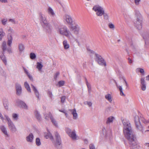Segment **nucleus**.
<instances>
[{"mask_svg":"<svg viewBox=\"0 0 149 149\" xmlns=\"http://www.w3.org/2000/svg\"><path fill=\"white\" fill-rule=\"evenodd\" d=\"M39 15V19L42 26L49 23L47 22L46 18L43 15L40 13Z\"/></svg>","mask_w":149,"mask_h":149,"instance_id":"obj_10","label":"nucleus"},{"mask_svg":"<svg viewBox=\"0 0 149 149\" xmlns=\"http://www.w3.org/2000/svg\"><path fill=\"white\" fill-rule=\"evenodd\" d=\"M140 119L145 124L148 123V120H146L143 116H141L140 117L137 116H135L134 121L136 128L140 131L143 132V128L141 124Z\"/></svg>","mask_w":149,"mask_h":149,"instance_id":"obj_3","label":"nucleus"},{"mask_svg":"<svg viewBox=\"0 0 149 149\" xmlns=\"http://www.w3.org/2000/svg\"><path fill=\"white\" fill-rule=\"evenodd\" d=\"M45 137L47 139L49 138L51 140L53 139V136L49 132L45 134Z\"/></svg>","mask_w":149,"mask_h":149,"instance_id":"obj_30","label":"nucleus"},{"mask_svg":"<svg viewBox=\"0 0 149 149\" xmlns=\"http://www.w3.org/2000/svg\"><path fill=\"white\" fill-rule=\"evenodd\" d=\"M136 72H140L143 75L144 74V70L141 68H138L136 69Z\"/></svg>","mask_w":149,"mask_h":149,"instance_id":"obj_37","label":"nucleus"},{"mask_svg":"<svg viewBox=\"0 0 149 149\" xmlns=\"http://www.w3.org/2000/svg\"><path fill=\"white\" fill-rule=\"evenodd\" d=\"M45 30L47 33L50 34L52 30V28L49 23L42 26Z\"/></svg>","mask_w":149,"mask_h":149,"instance_id":"obj_13","label":"nucleus"},{"mask_svg":"<svg viewBox=\"0 0 149 149\" xmlns=\"http://www.w3.org/2000/svg\"><path fill=\"white\" fill-rule=\"evenodd\" d=\"M6 51H7L9 53H11L12 52L11 49L10 47L7 48Z\"/></svg>","mask_w":149,"mask_h":149,"instance_id":"obj_52","label":"nucleus"},{"mask_svg":"<svg viewBox=\"0 0 149 149\" xmlns=\"http://www.w3.org/2000/svg\"><path fill=\"white\" fill-rule=\"evenodd\" d=\"M64 19L66 22L67 23L70 25H73L72 19L70 15H66L64 17Z\"/></svg>","mask_w":149,"mask_h":149,"instance_id":"obj_12","label":"nucleus"},{"mask_svg":"<svg viewBox=\"0 0 149 149\" xmlns=\"http://www.w3.org/2000/svg\"><path fill=\"white\" fill-rule=\"evenodd\" d=\"M16 103L18 106L24 109H27V106L24 102L20 100H18L16 101Z\"/></svg>","mask_w":149,"mask_h":149,"instance_id":"obj_14","label":"nucleus"},{"mask_svg":"<svg viewBox=\"0 0 149 149\" xmlns=\"http://www.w3.org/2000/svg\"><path fill=\"white\" fill-rule=\"evenodd\" d=\"M34 114L37 119L39 121L41 120V117L39 113L37 111H36L34 112Z\"/></svg>","mask_w":149,"mask_h":149,"instance_id":"obj_24","label":"nucleus"},{"mask_svg":"<svg viewBox=\"0 0 149 149\" xmlns=\"http://www.w3.org/2000/svg\"><path fill=\"white\" fill-rule=\"evenodd\" d=\"M146 80H148L149 81V75L146 76Z\"/></svg>","mask_w":149,"mask_h":149,"instance_id":"obj_62","label":"nucleus"},{"mask_svg":"<svg viewBox=\"0 0 149 149\" xmlns=\"http://www.w3.org/2000/svg\"><path fill=\"white\" fill-rule=\"evenodd\" d=\"M90 149H95L94 145L93 144H91L89 146Z\"/></svg>","mask_w":149,"mask_h":149,"instance_id":"obj_49","label":"nucleus"},{"mask_svg":"<svg viewBox=\"0 0 149 149\" xmlns=\"http://www.w3.org/2000/svg\"><path fill=\"white\" fill-rule=\"evenodd\" d=\"M73 116V119H76L78 117V115L77 113L76 110L75 109H74L71 110Z\"/></svg>","mask_w":149,"mask_h":149,"instance_id":"obj_23","label":"nucleus"},{"mask_svg":"<svg viewBox=\"0 0 149 149\" xmlns=\"http://www.w3.org/2000/svg\"><path fill=\"white\" fill-rule=\"evenodd\" d=\"M34 138V136L33 134L30 133L26 137V141L29 142H33Z\"/></svg>","mask_w":149,"mask_h":149,"instance_id":"obj_17","label":"nucleus"},{"mask_svg":"<svg viewBox=\"0 0 149 149\" xmlns=\"http://www.w3.org/2000/svg\"><path fill=\"white\" fill-rule=\"evenodd\" d=\"M47 12L52 17H54L55 16V14L53 10L51 7H49L48 8Z\"/></svg>","mask_w":149,"mask_h":149,"instance_id":"obj_20","label":"nucleus"},{"mask_svg":"<svg viewBox=\"0 0 149 149\" xmlns=\"http://www.w3.org/2000/svg\"><path fill=\"white\" fill-rule=\"evenodd\" d=\"M5 35V33L3 31L2 29H0V40H1L3 37Z\"/></svg>","mask_w":149,"mask_h":149,"instance_id":"obj_33","label":"nucleus"},{"mask_svg":"<svg viewBox=\"0 0 149 149\" xmlns=\"http://www.w3.org/2000/svg\"><path fill=\"white\" fill-rule=\"evenodd\" d=\"M115 82L117 87L119 89L120 95L122 96H125V95L123 92V91L122 86H118L117 83L116 81H115Z\"/></svg>","mask_w":149,"mask_h":149,"instance_id":"obj_19","label":"nucleus"},{"mask_svg":"<svg viewBox=\"0 0 149 149\" xmlns=\"http://www.w3.org/2000/svg\"><path fill=\"white\" fill-rule=\"evenodd\" d=\"M36 56L35 54L33 53H31L30 54V58L32 59H34L36 58Z\"/></svg>","mask_w":149,"mask_h":149,"instance_id":"obj_41","label":"nucleus"},{"mask_svg":"<svg viewBox=\"0 0 149 149\" xmlns=\"http://www.w3.org/2000/svg\"><path fill=\"white\" fill-rule=\"evenodd\" d=\"M105 98L110 102L111 103L112 101V99L111 95L110 94L106 95L105 96Z\"/></svg>","mask_w":149,"mask_h":149,"instance_id":"obj_28","label":"nucleus"},{"mask_svg":"<svg viewBox=\"0 0 149 149\" xmlns=\"http://www.w3.org/2000/svg\"><path fill=\"white\" fill-rule=\"evenodd\" d=\"M136 20L134 22V25L137 29L140 30L142 28V16L139 12L136 13Z\"/></svg>","mask_w":149,"mask_h":149,"instance_id":"obj_4","label":"nucleus"},{"mask_svg":"<svg viewBox=\"0 0 149 149\" xmlns=\"http://www.w3.org/2000/svg\"><path fill=\"white\" fill-rule=\"evenodd\" d=\"M15 87L17 94L19 95H20L22 92V87L21 85L18 83H16L15 84Z\"/></svg>","mask_w":149,"mask_h":149,"instance_id":"obj_16","label":"nucleus"},{"mask_svg":"<svg viewBox=\"0 0 149 149\" xmlns=\"http://www.w3.org/2000/svg\"><path fill=\"white\" fill-rule=\"evenodd\" d=\"M145 145L147 147H149V143H146Z\"/></svg>","mask_w":149,"mask_h":149,"instance_id":"obj_63","label":"nucleus"},{"mask_svg":"<svg viewBox=\"0 0 149 149\" xmlns=\"http://www.w3.org/2000/svg\"><path fill=\"white\" fill-rule=\"evenodd\" d=\"M71 28L73 31L75 35H78L80 30V27L77 24H75L74 26L72 25Z\"/></svg>","mask_w":149,"mask_h":149,"instance_id":"obj_11","label":"nucleus"},{"mask_svg":"<svg viewBox=\"0 0 149 149\" xmlns=\"http://www.w3.org/2000/svg\"><path fill=\"white\" fill-rule=\"evenodd\" d=\"M128 60L129 63H130V64L132 63L133 62V61L132 60V59H131L129 58H128Z\"/></svg>","mask_w":149,"mask_h":149,"instance_id":"obj_56","label":"nucleus"},{"mask_svg":"<svg viewBox=\"0 0 149 149\" xmlns=\"http://www.w3.org/2000/svg\"><path fill=\"white\" fill-rule=\"evenodd\" d=\"M27 76L31 80V81L33 80V77L32 76L30 75V74L29 75H28Z\"/></svg>","mask_w":149,"mask_h":149,"instance_id":"obj_55","label":"nucleus"},{"mask_svg":"<svg viewBox=\"0 0 149 149\" xmlns=\"http://www.w3.org/2000/svg\"><path fill=\"white\" fill-rule=\"evenodd\" d=\"M4 117L8 121V124L10 129L11 131L15 132L16 131V128L13 122L8 116L5 115Z\"/></svg>","mask_w":149,"mask_h":149,"instance_id":"obj_9","label":"nucleus"},{"mask_svg":"<svg viewBox=\"0 0 149 149\" xmlns=\"http://www.w3.org/2000/svg\"><path fill=\"white\" fill-rule=\"evenodd\" d=\"M55 136L56 139V143L57 145H60L61 144V140L60 136L57 132H56Z\"/></svg>","mask_w":149,"mask_h":149,"instance_id":"obj_18","label":"nucleus"},{"mask_svg":"<svg viewBox=\"0 0 149 149\" xmlns=\"http://www.w3.org/2000/svg\"><path fill=\"white\" fill-rule=\"evenodd\" d=\"M141 89L143 91H145L146 89V85L145 80V79L143 78H142L141 79Z\"/></svg>","mask_w":149,"mask_h":149,"instance_id":"obj_15","label":"nucleus"},{"mask_svg":"<svg viewBox=\"0 0 149 149\" xmlns=\"http://www.w3.org/2000/svg\"><path fill=\"white\" fill-rule=\"evenodd\" d=\"M44 116L46 120H48L49 118L51 119V117H53L51 113H50L47 114H44Z\"/></svg>","mask_w":149,"mask_h":149,"instance_id":"obj_31","label":"nucleus"},{"mask_svg":"<svg viewBox=\"0 0 149 149\" xmlns=\"http://www.w3.org/2000/svg\"><path fill=\"white\" fill-rule=\"evenodd\" d=\"M51 121L52 123L56 127H58V123L56 120L53 117H51Z\"/></svg>","mask_w":149,"mask_h":149,"instance_id":"obj_32","label":"nucleus"},{"mask_svg":"<svg viewBox=\"0 0 149 149\" xmlns=\"http://www.w3.org/2000/svg\"><path fill=\"white\" fill-rule=\"evenodd\" d=\"M122 122L124 126L123 133L125 137L129 141L130 147L132 149H139L140 146L132 132L129 121L123 120Z\"/></svg>","mask_w":149,"mask_h":149,"instance_id":"obj_1","label":"nucleus"},{"mask_svg":"<svg viewBox=\"0 0 149 149\" xmlns=\"http://www.w3.org/2000/svg\"><path fill=\"white\" fill-rule=\"evenodd\" d=\"M18 48L19 52L21 53L24 50L25 47L23 44L19 43L18 45Z\"/></svg>","mask_w":149,"mask_h":149,"instance_id":"obj_25","label":"nucleus"},{"mask_svg":"<svg viewBox=\"0 0 149 149\" xmlns=\"http://www.w3.org/2000/svg\"><path fill=\"white\" fill-rule=\"evenodd\" d=\"M0 1L3 3H6L8 2L7 0H0Z\"/></svg>","mask_w":149,"mask_h":149,"instance_id":"obj_58","label":"nucleus"},{"mask_svg":"<svg viewBox=\"0 0 149 149\" xmlns=\"http://www.w3.org/2000/svg\"><path fill=\"white\" fill-rule=\"evenodd\" d=\"M122 78L123 79V80H124V81L125 84V85L127 86V87H128V84L127 82L126 81L125 79V77H122Z\"/></svg>","mask_w":149,"mask_h":149,"instance_id":"obj_48","label":"nucleus"},{"mask_svg":"<svg viewBox=\"0 0 149 149\" xmlns=\"http://www.w3.org/2000/svg\"><path fill=\"white\" fill-rule=\"evenodd\" d=\"M3 105L5 108L6 109H8V107L7 103H5L3 102Z\"/></svg>","mask_w":149,"mask_h":149,"instance_id":"obj_54","label":"nucleus"},{"mask_svg":"<svg viewBox=\"0 0 149 149\" xmlns=\"http://www.w3.org/2000/svg\"><path fill=\"white\" fill-rule=\"evenodd\" d=\"M8 36L10 35H12V34L14 33V31L11 28H9L8 29Z\"/></svg>","mask_w":149,"mask_h":149,"instance_id":"obj_39","label":"nucleus"},{"mask_svg":"<svg viewBox=\"0 0 149 149\" xmlns=\"http://www.w3.org/2000/svg\"><path fill=\"white\" fill-rule=\"evenodd\" d=\"M104 16V19H105L107 20L109 18V16L107 13L104 12V14L103 15Z\"/></svg>","mask_w":149,"mask_h":149,"instance_id":"obj_43","label":"nucleus"},{"mask_svg":"<svg viewBox=\"0 0 149 149\" xmlns=\"http://www.w3.org/2000/svg\"><path fill=\"white\" fill-rule=\"evenodd\" d=\"M59 111L64 113L65 112L64 110H59Z\"/></svg>","mask_w":149,"mask_h":149,"instance_id":"obj_64","label":"nucleus"},{"mask_svg":"<svg viewBox=\"0 0 149 149\" xmlns=\"http://www.w3.org/2000/svg\"><path fill=\"white\" fill-rule=\"evenodd\" d=\"M48 93L49 96V97H51L52 96V92L50 91H49L48 92Z\"/></svg>","mask_w":149,"mask_h":149,"instance_id":"obj_59","label":"nucleus"},{"mask_svg":"<svg viewBox=\"0 0 149 149\" xmlns=\"http://www.w3.org/2000/svg\"><path fill=\"white\" fill-rule=\"evenodd\" d=\"M7 20L6 19H3L1 20V22L3 25H5L6 23Z\"/></svg>","mask_w":149,"mask_h":149,"instance_id":"obj_47","label":"nucleus"},{"mask_svg":"<svg viewBox=\"0 0 149 149\" xmlns=\"http://www.w3.org/2000/svg\"><path fill=\"white\" fill-rule=\"evenodd\" d=\"M134 2L136 5L137 6L139 5L141 2V0H134Z\"/></svg>","mask_w":149,"mask_h":149,"instance_id":"obj_45","label":"nucleus"},{"mask_svg":"<svg viewBox=\"0 0 149 149\" xmlns=\"http://www.w3.org/2000/svg\"><path fill=\"white\" fill-rule=\"evenodd\" d=\"M114 119V117L113 116H110L108 117L106 121V123L107 124H110L113 122V121Z\"/></svg>","mask_w":149,"mask_h":149,"instance_id":"obj_26","label":"nucleus"},{"mask_svg":"<svg viewBox=\"0 0 149 149\" xmlns=\"http://www.w3.org/2000/svg\"><path fill=\"white\" fill-rule=\"evenodd\" d=\"M0 128L3 132V133L5 134L6 136H8V135L6 130V128L4 127V126L2 125L0 126Z\"/></svg>","mask_w":149,"mask_h":149,"instance_id":"obj_27","label":"nucleus"},{"mask_svg":"<svg viewBox=\"0 0 149 149\" xmlns=\"http://www.w3.org/2000/svg\"><path fill=\"white\" fill-rule=\"evenodd\" d=\"M59 75V72H57L54 75V79L56 80L58 76Z\"/></svg>","mask_w":149,"mask_h":149,"instance_id":"obj_46","label":"nucleus"},{"mask_svg":"<svg viewBox=\"0 0 149 149\" xmlns=\"http://www.w3.org/2000/svg\"><path fill=\"white\" fill-rule=\"evenodd\" d=\"M108 26L111 29H114L115 28V26L113 24L111 23H110L108 24Z\"/></svg>","mask_w":149,"mask_h":149,"instance_id":"obj_42","label":"nucleus"},{"mask_svg":"<svg viewBox=\"0 0 149 149\" xmlns=\"http://www.w3.org/2000/svg\"><path fill=\"white\" fill-rule=\"evenodd\" d=\"M24 85L25 87L26 88V89L27 90V91L29 92L30 93H31V90L30 88L29 85V84H28V83L27 82H24Z\"/></svg>","mask_w":149,"mask_h":149,"instance_id":"obj_35","label":"nucleus"},{"mask_svg":"<svg viewBox=\"0 0 149 149\" xmlns=\"http://www.w3.org/2000/svg\"><path fill=\"white\" fill-rule=\"evenodd\" d=\"M88 106L89 107H91L92 105V103L91 102H86Z\"/></svg>","mask_w":149,"mask_h":149,"instance_id":"obj_53","label":"nucleus"},{"mask_svg":"<svg viewBox=\"0 0 149 149\" xmlns=\"http://www.w3.org/2000/svg\"><path fill=\"white\" fill-rule=\"evenodd\" d=\"M13 119L14 121H17L18 119V116L16 113H13L12 114Z\"/></svg>","mask_w":149,"mask_h":149,"instance_id":"obj_36","label":"nucleus"},{"mask_svg":"<svg viewBox=\"0 0 149 149\" xmlns=\"http://www.w3.org/2000/svg\"><path fill=\"white\" fill-rule=\"evenodd\" d=\"M86 85H87V87H88V89H89V88H91V87H90V86L89 85L88 83V82L87 81L86 82Z\"/></svg>","mask_w":149,"mask_h":149,"instance_id":"obj_60","label":"nucleus"},{"mask_svg":"<svg viewBox=\"0 0 149 149\" xmlns=\"http://www.w3.org/2000/svg\"><path fill=\"white\" fill-rule=\"evenodd\" d=\"M23 69L24 72L26 73L27 75H29V73L28 72V70L26 68H24Z\"/></svg>","mask_w":149,"mask_h":149,"instance_id":"obj_51","label":"nucleus"},{"mask_svg":"<svg viewBox=\"0 0 149 149\" xmlns=\"http://www.w3.org/2000/svg\"><path fill=\"white\" fill-rule=\"evenodd\" d=\"M57 29L60 34L65 36L69 40L71 41L74 38L73 36L66 26H59Z\"/></svg>","mask_w":149,"mask_h":149,"instance_id":"obj_2","label":"nucleus"},{"mask_svg":"<svg viewBox=\"0 0 149 149\" xmlns=\"http://www.w3.org/2000/svg\"><path fill=\"white\" fill-rule=\"evenodd\" d=\"M31 87L33 89V90L34 91V93L36 96V97L38 98V99L39 98V93L37 89L33 85L31 84Z\"/></svg>","mask_w":149,"mask_h":149,"instance_id":"obj_21","label":"nucleus"},{"mask_svg":"<svg viewBox=\"0 0 149 149\" xmlns=\"http://www.w3.org/2000/svg\"><path fill=\"white\" fill-rule=\"evenodd\" d=\"M95 60L99 65H103L104 66H106V63L104 59L101 56L97 54H95Z\"/></svg>","mask_w":149,"mask_h":149,"instance_id":"obj_7","label":"nucleus"},{"mask_svg":"<svg viewBox=\"0 0 149 149\" xmlns=\"http://www.w3.org/2000/svg\"><path fill=\"white\" fill-rule=\"evenodd\" d=\"M43 67V65L41 63L38 62L37 63L36 68L38 69L39 71H41Z\"/></svg>","mask_w":149,"mask_h":149,"instance_id":"obj_34","label":"nucleus"},{"mask_svg":"<svg viewBox=\"0 0 149 149\" xmlns=\"http://www.w3.org/2000/svg\"><path fill=\"white\" fill-rule=\"evenodd\" d=\"M65 99L66 97L65 96H62L61 98V102L62 103H64L65 102Z\"/></svg>","mask_w":149,"mask_h":149,"instance_id":"obj_44","label":"nucleus"},{"mask_svg":"<svg viewBox=\"0 0 149 149\" xmlns=\"http://www.w3.org/2000/svg\"><path fill=\"white\" fill-rule=\"evenodd\" d=\"M65 83V82L64 81H60L58 82L57 85H58L59 87H61L63 86Z\"/></svg>","mask_w":149,"mask_h":149,"instance_id":"obj_40","label":"nucleus"},{"mask_svg":"<svg viewBox=\"0 0 149 149\" xmlns=\"http://www.w3.org/2000/svg\"><path fill=\"white\" fill-rule=\"evenodd\" d=\"M36 143L37 146H39L41 145L40 139L39 138H37L36 139Z\"/></svg>","mask_w":149,"mask_h":149,"instance_id":"obj_38","label":"nucleus"},{"mask_svg":"<svg viewBox=\"0 0 149 149\" xmlns=\"http://www.w3.org/2000/svg\"><path fill=\"white\" fill-rule=\"evenodd\" d=\"M63 45L64 49H67L69 48L70 45L66 40H64L63 42Z\"/></svg>","mask_w":149,"mask_h":149,"instance_id":"obj_29","label":"nucleus"},{"mask_svg":"<svg viewBox=\"0 0 149 149\" xmlns=\"http://www.w3.org/2000/svg\"><path fill=\"white\" fill-rule=\"evenodd\" d=\"M9 21L12 22L14 24H15L16 23L15 20L14 19H9Z\"/></svg>","mask_w":149,"mask_h":149,"instance_id":"obj_50","label":"nucleus"},{"mask_svg":"<svg viewBox=\"0 0 149 149\" xmlns=\"http://www.w3.org/2000/svg\"><path fill=\"white\" fill-rule=\"evenodd\" d=\"M0 118L2 120H4V118L0 112Z\"/></svg>","mask_w":149,"mask_h":149,"instance_id":"obj_61","label":"nucleus"},{"mask_svg":"<svg viewBox=\"0 0 149 149\" xmlns=\"http://www.w3.org/2000/svg\"><path fill=\"white\" fill-rule=\"evenodd\" d=\"M93 10L96 12V15L98 16H102L104 11L103 8L99 5L94 6L93 8Z\"/></svg>","mask_w":149,"mask_h":149,"instance_id":"obj_6","label":"nucleus"},{"mask_svg":"<svg viewBox=\"0 0 149 149\" xmlns=\"http://www.w3.org/2000/svg\"><path fill=\"white\" fill-rule=\"evenodd\" d=\"M1 48L3 50V51L0 52V57L4 63L6 65L7 61L6 58L4 54V52L6 50L7 46L6 42V41H4L2 42V44Z\"/></svg>","mask_w":149,"mask_h":149,"instance_id":"obj_5","label":"nucleus"},{"mask_svg":"<svg viewBox=\"0 0 149 149\" xmlns=\"http://www.w3.org/2000/svg\"><path fill=\"white\" fill-rule=\"evenodd\" d=\"M65 131L68 135L73 140H76L77 139V136L76 134L75 131L74 130L72 132L70 129L68 128H66L65 129Z\"/></svg>","mask_w":149,"mask_h":149,"instance_id":"obj_8","label":"nucleus"},{"mask_svg":"<svg viewBox=\"0 0 149 149\" xmlns=\"http://www.w3.org/2000/svg\"><path fill=\"white\" fill-rule=\"evenodd\" d=\"M87 50L88 51V52L89 53L93 54L94 52L93 51L91 50L90 49H88Z\"/></svg>","mask_w":149,"mask_h":149,"instance_id":"obj_57","label":"nucleus"},{"mask_svg":"<svg viewBox=\"0 0 149 149\" xmlns=\"http://www.w3.org/2000/svg\"><path fill=\"white\" fill-rule=\"evenodd\" d=\"M8 40L7 41V45L10 47L11 46V44L12 43L13 38L12 35H9L8 37Z\"/></svg>","mask_w":149,"mask_h":149,"instance_id":"obj_22","label":"nucleus"}]
</instances>
